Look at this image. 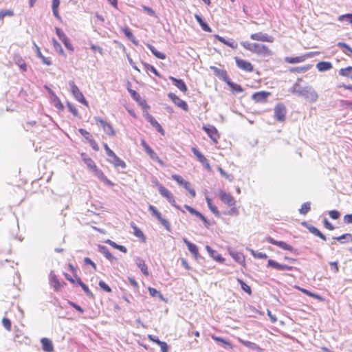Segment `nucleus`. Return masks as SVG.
I'll return each instance as SVG.
<instances>
[{
    "label": "nucleus",
    "instance_id": "obj_26",
    "mask_svg": "<svg viewBox=\"0 0 352 352\" xmlns=\"http://www.w3.org/2000/svg\"><path fill=\"white\" fill-rule=\"evenodd\" d=\"M107 160L109 163L113 164L115 167H121L122 168H125L126 165V163L118 157L116 154L111 157L107 158Z\"/></svg>",
    "mask_w": 352,
    "mask_h": 352
},
{
    "label": "nucleus",
    "instance_id": "obj_48",
    "mask_svg": "<svg viewBox=\"0 0 352 352\" xmlns=\"http://www.w3.org/2000/svg\"><path fill=\"white\" fill-rule=\"evenodd\" d=\"M238 283L241 285V287L243 291L248 294L249 295L252 294V289L251 287L247 285L243 280L238 278L237 279Z\"/></svg>",
    "mask_w": 352,
    "mask_h": 352
},
{
    "label": "nucleus",
    "instance_id": "obj_14",
    "mask_svg": "<svg viewBox=\"0 0 352 352\" xmlns=\"http://www.w3.org/2000/svg\"><path fill=\"white\" fill-rule=\"evenodd\" d=\"M96 121L97 123H99L100 125L103 128L104 131L109 136H113L115 135V131L112 127V126L107 122L106 121L103 120L102 118H100L98 117L95 118Z\"/></svg>",
    "mask_w": 352,
    "mask_h": 352
},
{
    "label": "nucleus",
    "instance_id": "obj_49",
    "mask_svg": "<svg viewBox=\"0 0 352 352\" xmlns=\"http://www.w3.org/2000/svg\"><path fill=\"white\" fill-rule=\"evenodd\" d=\"M79 285L81 287L84 292L89 298H94L93 293L91 292L86 284H85L82 280H79Z\"/></svg>",
    "mask_w": 352,
    "mask_h": 352
},
{
    "label": "nucleus",
    "instance_id": "obj_46",
    "mask_svg": "<svg viewBox=\"0 0 352 352\" xmlns=\"http://www.w3.org/2000/svg\"><path fill=\"white\" fill-rule=\"evenodd\" d=\"M300 291H301L303 294H306L308 296L312 297L314 298L322 300L323 298L321 296L318 294L313 293L306 289L299 288Z\"/></svg>",
    "mask_w": 352,
    "mask_h": 352
},
{
    "label": "nucleus",
    "instance_id": "obj_40",
    "mask_svg": "<svg viewBox=\"0 0 352 352\" xmlns=\"http://www.w3.org/2000/svg\"><path fill=\"white\" fill-rule=\"evenodd\" d=\"M226 84L229 86L233 92L241 93L243 91V89L240 85L234 83L230 79L228 80V82H227Z\"/></svg>",
    "mask_w": 352,
    "mask_h": 352
},
{
    "label": "nucleus",
    "instance_id": "obj_20",
    "mask_svg": "<svg viewBox=\"0 0 352 352\" xmlns=\"http://www.w3.org/2000/svg\"><path fill=\"white\" fill-rule=\"evenodd\" d=\"M269 96H270V92L261 91L253 94L252 96V99L256 102H266Z\"/></svg>",
    "mask_w": 352,
    "mask_h": 352
},
{
    "label": "nucleus",
    "instance_id": "obj_62",
    "mask_svg": "<svg viewBox=\"0 0 352 352\" xmlns=\"http://www.w3.org/2000/svg\"><path fill=\"white\" fill-rule=\"evenodd\" d=\"M99 287L106 292H111V288L103 280H100L98 283Z\"/></svg>",
    "mask_w": 352,
    "mask_h": 352
},
{
    "label": "nucleus",
    "instance_id": "obj_30",
    "mask_svg": "<svg viewBox=\"0 0 352 352\" xmlns=\"http://www.w3.org/2000/svg\"><path fill=\"white\" fill-rule=\"evenodd\" d=\"M41 343L42 344V349L45 352H52L54 350V346L52 342L47 338H43L41 340Z\"/></svg>",
    "mask_w": 352,
    "mask_h": 352
},
{
    "label": "nucleus",
    "instance_id": "obj_44",
    "mask_svg": "<svg viewBox=\"0 0 352 352\" xmlns=\"http://www.w3.org/2000/svg\"><path fill=\"white\" fill-rule=\"evenodd\" d=\"M192 152L201 164L206 162V157L197 148L192 147Z\"/></svg>",
    "mask_w": 352,
    "mask_h": 352
},
{
    "label": "nucleus",
    "instance_id": "obj_45",
    "mask_svg": "<svg viewBox=\"0 0 352 352\" xmlns=\"http://www.w3.org/2000/svg\"><path fill=\"white\" fill-rule=\"evenodd\" d=\"M311 210V203L309 201L304 203L301 208L299 209V212L300 214L305 215L307 214Z\"/></svg>",
    "mask_w": 352,
    "mask_h": 352
},
{
    "label": "nucleus",
    "instance_id": "obj_52",
    "mask_svg": "<svg viewBox=\"0 0 352 352\" xmlns=\"http://www.w3.org/2000/svg\"><path fill=\"white\" fill-rule=\"evenodd\" d=\"M124 35L130 40L133 43H135V45H138V43L135 41V38H134V36L131 32V30L129 28H124L123 30H122Z\"/></svg>",
    "mask_w": 352,
    "mask_h": 352
},
{
    "label": "nucleus",
    "instance_id": "obj_7",
    "mask_svg": "<svg viewBox=\"0 0 352 352\" xmlns=\"http://www.w3.org/2000/svg\"><path fill=\"white\" fill-rule=\"evenodd\" d=\"M266 241L268 243H270L272 245H276L283 250H287L291 252H296V249H295L292 245H290L287 244V243L282 241H276L270 236H268L266 237Z\"/></svg>",
    "mask_w": 352,
    "mask_h": 352
},
{
    "label": "nucleus",
    "instance_id": "obj_35",
    "mask_svg": "<svg viewBox=\"0 0 352 352\" xmlns=\"http://www.w3.org/2000/svg\"><path fill=\"white\" fill-rule=\"evenodd\" d=\"M172 179L177 182V184L182 186H183L185 189H188L190 184L188 182L184 180L182 177L179 175H173L171 176Z\"/></svg>",
    "mask_w": 352,
    "mask_h": 352
},
{
    "label": "nucleus",
    "instance_id": "obj_23",
    "mask_svg": "<svg viewBox=\"0 0 352 352\" xmlns=\"http://www.w3.org/2000/svg\"><path fill=\"white\" fill-rule=\"evenodd\" d=\"M211 338L217 342L220 346L223 347L226 349H232L233 346L228 340L224 339L223 338L217 336L215 335H212Z\"/></svg>",
    "mask_w": 352,
    "mask_h": 352
},
{
    "label": "nucleus",
    "instance_id": "obj_21",
    "mask_svg": "<svg viewBox=\"0 0 352 352\" xmlns=\"http://www.w3.org/2000/svg\"><path fill=\"white\" fill-rule=\"evenodd\" d=\"M98 250L99 252L102 254L105 258L108 259L111 263L117 261V258L112 255V254L109 252V249L106 246L98 245Z\"/></svg>",
    "mask_w": 352,
    "mask_h": 352
},
{
    "label": "nucleus",
    "instance_id": "obj_12",
    "mask_svg": "<svg viewBox=\"0 0 352 352\" xmlns=\"http://www.w3.org/2000/svg\"><path fill=\"white\" fill-rule=\"evenodd\" d=\"M203 129L214 143L217 142L219 135L217 129L214 126L208 124L204 126Z\"/></svg>",
    "mask_w": 352,
    "mask_h": 352
},
{
    "label": "nucleus",
    "instance_id": "obj_2",
    "mask_svg": "<svg viewBox=\"0 0 352 352\" xmlns=\"http://www.w3.org/2000/svg\"><path fill=\"white\" fill-rule=\"evenodd\" d=\"M241 45L246 50L250 51L252 53L257 54L260 56H270L272 54V52L269 48L263 44L256 43H249L248 41H243Z\"/></svg>",
    "mask_w": 352,
    "mask_h": 352
},
{
    "label": "nucleus",
    "instance_id": "obj_43",
    "mask_svg": "<svg viewBox=\"0 0 352 352\" xmlns=\"http://www.w3.org/2000/svg\"><path fill=\"white\" fill-rule=\"evenodd\" d=\"M337 45L339 47L343 48V52L347 56H351L352 54V48L348 44L344 42H339Z\"/></svg>",
    "mask_w": 352,
    "mask_h": 352
},
{
    "label": "nucleus",
    "instance_id": "obj_53",
    "mask_svg": "<svg viewBox=\"0 0 352 352\" xmlns=\"http://www.w3.org/2000/svg\"><path fill=\"white\" fill-rule=\"evenodd\" d=\"M144 67L147 71H149V72H152L153 74H155V76L161 78V75L160 74V73L158 72V71L156 69V68L154 66H153L148 63H144Z\"/></svg>",
    "mask_w": 352,
    "mask_h": 352
},
{
    "label": "nucleus",
    "instance_id": "obj_22",
    "mask_svg": "<svg viewBox=\"0 0 352 352\" xmlns=\"http://www.w3.org/2000/svg\"><path fill=\"white\" fill-rule=\"evenodd\" d=\"M169 79L172 81L173 84L182 92L186 93L188 91V87L182 79L176 78L173 76H169Z\"/></svg>",
    "mask_w": 352,
    "mask_h": 352
},
{
    "label": "nucleus",
    "instance_id": "obj_16",
    "mask_svg": "<svg viewBox=\"0 0 352 352\" xmlns=\"http://www.w3.org/2000/svg\"><path fill=\"white\" fill-rule=\"evenodd\" d=\"M267 267H270L274 268L278 270H288V271H291L294 268L293 266H289V265H285V264H280L272 259L268 260Z\"/></svg>",
    "mask_w": 352,
    "mask_h": 352
},
{
    "label": "nucleus",
    "instance_id": "obj_60",
    "mask_svg": "<svg viewBox=\"0 0 352 352\" xmlns=\"http://www.w3.org/2000/svg\"><path fill=\"white\" fill-rule=\"evenodd\" d=\"M53 45L56 52H58L60 54H64V50L61 46V45L55 39L53 38Z\"/></svg>",
    "mask_w": 352,
    "mask_h": 352
},
{
    "label": "nucleus",
    "instance_id": "obj_34",
    "mask_svg": "<svg viewBox=\"0 0 352 352\" xmlns=\"http://www.w3.org/2000/svg\"><path fill=\"white\" fill-rule=\"evenodd\" d=\"M135 264L140 269L142 274L145 276H148L149 274L148 271L147 265L145 263V261L140 257H137L135 258Z\"/></svg>",
    "mask_w": 352,
    "mask_h": 352
},
{
    "label": "nucleus",
    "instance_id": "obj_24",
    "mask_svg": "<svg viewBox=\"0 0 352 352\" xmlns=\"http://www.w3.org/2000/svg\"><path fill=\"white\" fill-rule=\"evenodd\" d=\"M93 170L94 172L95 175L103 183L109 186H113L114 185V184L104 175V174L101 170L96 167V168H94Z\"/></svg>",
    "mask_w": 352,
    "mask_h": 352
},
{
    "label": "nucleus",
    "instance_id": "obj_38",
    "mask_svg": "<svg viewBox=\"0 0 352 352\" xmlns=\"http://www.w3.org/2000/svg\"><path fill=\"white\" fill-rule=\"evenodd\" d=\"M146 46L151 50L152 54L157 58H160L162 60H164L166 58V54L164 53H162V52L158 51L153 45H152L149 43H147Z\"/></svg>",
    "mask_w": 352,
    "mask_h": 352
},
{
    "label": "nucleus",
    "instance_id": "obj_51",
    "mask_svg": "<svg viewBox=\"0 0 352 352\" xmlns=\"http://www.w3.org/2000/svg\"><path fill=\"white\" fill-rule=\"evenodd\" d=\"M193 215L199 218L204 222V224L206 226V228H209V226H210L209 221L200 212H199L198 210H196V212L194 213Z\"/></svg>",
    "mask_w": 352,
    "mask_h": 352
},
{
    "label": "nucleus",
    "instance_id": "obj_13",
    "mask_svg": "<svg viewBox=\"0 0 352 352\" xmlns=\"http://www.w3.org/2000/svg\"><path fill=\"white\" fill-rule=\"evenodd\" d=\"M250 38L252 40H254V41L269 42V43H272L274 40L273 36H270L267 34H265L263 32H257V33L252 34L250 35Z\"/></svg>",
    "mask_w": 352,
    "mask_h": 352
},
{
    "label": "nucleus",
    "instance_id": "obj_3",
    "mask_svg": "<svg viewBox=\"0 0 352 352\" xmlns=\"http://www.w3.org/2000/svg\"><path fill=\"white\" fill-rule=\"evenodd\" d=\"M155 185L158 187L159 193L175 208L181 210L182 212H185L184 210H182L181 207L176 204L175 197L164 186H163L161 184H160L157 180L155 181Z\"/></svg>",
    "mask_w": 352,
    "mask_h": 352
},
{
    "label": "nucleus",
    "instance_id": "obj_9",
    "mask_svg": "<svg viewBox=\"0 0 352 352\" xmlns=\"http://www.w3.org/2000/svg\"><path fill=\"white\" fill-rule=\"evenodd\" d=\"M168 97L176 106L185 111H188V105L186 102L179 98L176 94L173 93H169L168 94Z\"/></svg>",
    "mask_w": 352,
    "mask_h": 352
},
{
    "label": "nucleus",
    "instance_id": "obj_42",
    "mask_svg": "<svg viewBox=\"0 0 352 352\" xmlns=\"http://www.w3.org/2000/svg\"><path fill=\"white\" fill-rule=\"evenodd\" d=\"M206 202H207V205H208L209 209L211 210V212L214 214H215V216L219 217L220 216V212L218 210L217 208L212 204L211 199L209 197H206Z\"/></svg>",
    "mask_w": 352,
    "mask_h": 352
},
{
    "label": "nucleus",
    "instance_id": "obj_4",
    "mask_svg": "<svg viewBox=\"0 0 352 352\" xmlns=\"http://www.w3.org/2000/svg\"><path fill=\"white\" fill-rule=\"evenodd\" d=\"M148 210L151 212V215L156 218L167 231H171V225L170 222L162 216V214L154 206L149 204Z\"/></svg>",
    "mask_w": 352,
    "mask_h": 352
},
{
    "label": "nucleus",
    "instance_id": "obj_29",
    "mask_svg": "<svg viewBox=\"0 0 352 352\" xmlns=\"http://www.w3.org/2000/svg\"><path fill=\"white\" fill-rule=\"evenodd\" d=\"M309 57V54L300 56H296V57H290V56H286L285 58V61L288 63L291 64H295L298 63H302L306 60L307 58Z\"/></svg>",
    "mask_w": 352,
    "mask_h": 352
},
{
    "label": "nucleus",
    "instance_id": "obj_28",
    "mask_svg": "<svg viewBox=\"0 0 352 352\" xmlns=\"http://www.w3.org/2000/svg\"><path fill=\"white\" fill-rule=\"evenodd\" d=\"M49 278L50 284L54 287V289L56 292L59 291V289L61 288V284L60 283L58 279L53 271H51L50 273Z\"/></svg>",
    "mask_w": 352,
    "mask_h": 352
},
{
    "label": "nucleus",
    "instance_id": "obj_11",
    "mask_svg": "<svg viewBox=\"0 0 352 352\" xmlns=\"http://www.w3.org/2000/svg\"><path fill=\"white\" fill-rule=\"evenodd\" d=\"M141 145L151 160L157 161L160 164H162V160L158 157L157 153L152 149V148L150 147V146L145 142V140H141Z\"/></svg>",
    "mask_w": 352,
    "mask_h": 352
},
{
    "label": "nucleus",
    "instance_id": "obj_58",
    "mask_svg": "<svg viewBox=\"0 0 352 352\" xmlns=\"http://www.w3.org/2000/svg\"><path fill=\"white\" fill-rule=\"evenodd\" d=\"M338 21H347L349 23L352 24V13L342 14L338 17Z\"/></svg>",
    "mask_w": 352,
    "mask_h": 352
},
{
    "label": "nucleus",
    "instance_id": "obj_6",
    "mask_svg": "<svg viewBox=\"0 0 352 352\" xmlns=\"http://www.w3.org/2000/svg\"><path fill=\"white\" fill-rule=\"evenodd\" d=\"M274 118L278 122H284L286 118L287 109L283 103L277 104L274 109Z\"/></svg>",
    "mask_w": 352,
    "mask_h": 352
},
{
    "label": "nucleus",
    "instance_id": "obj_33",
    "mask_svg": "<svg viewBox=\"0 0 352 352\" xmlns=\"http://www.w3.org/2000/svg\"><path fill=\"white\" fill-rule=\"evenodd\" d=\"M229 253L233 259L239 264L245 263V256L243 253L229 250Z\"/></svg>",
    "mask_w": 352,
    "mask_h": 352
},
{
    "label": "nucleus",
    "instance_id": "obj_36",
    "mask_svg": "<svg viewBox=\"0 0 352 352\" xmlns=\"http://www.w3.org/2000/svg\"><path fill=\"white\" fill-rule=\"evenodd\" d=\"M333 239L336 240L341 243H346L352 241V234L350 233H346L339 236H333Z\"/></svg>",
    "mask_w": 352,
    "mask_h": 352
},
{
    "label": "nucleus",
    "instance_id": "obj_15",
    "mask_svg": "<svg viewBox=\"0 0 352 352\" xmlns=\"http://www.w3.org/2000/svg\"><path fill=\"white\" fill-rule=\"evenodd\" d=\"M183 241L186 245L188 250L194 256L195 259L199 260L200 258H202L201 256L199 254L198 248L195 244L189 241L186 238H183Z\"/></svg>",
    "mask_w": 352,
    "mask_h": 352
},
{
    "label": "nucleus",
    "instance_id": "obj_55",
    "mask_svg": "<svg viewBox=\"0 0 352 352\" xmlns=\"http://www.w3.org/2000/svg\"><path fill=\"white\" fill-rule=\"evenodd\" d=\"M148 292H149V294L152 297H157V296L160 299L164 300L163 295L159 291H157L156 289H155L153 287H149L148 288Z\"/></svg>",
    "mask_w": 352,
    "mask_h": 352
},
{
    "label": "nucleus",
    "instance_id": "obj_57",
    "mask_svg": "<svg viewBox=\"0 0 352 352\" xmlns=\"http://www.w3.org/2000/svg\"><path fill=\"white\" fill-rule=\"evenodd\" d=\"M14 15V12L11 10H0V21H3L4 17L12 16Z\"/></svg>",
    "mask_w": 352,
    "mask_h": 352
},
{
    "label": "nucleus",
    "instance_id": "obj_1",
    "mask_svg": "<svg viewBox=\"0 0 352 352\" xmlns=\"http://www.w3.org/2000/svg\"><path fill=\"white\" fill-rule=\"evenodd\" d=\"M302 78H298L296 82L289 88V91L297 96L302 97L309 103H314L318 99V94L316 91L310 85L301 87L300 82Z\"/></svg>",
    "mask_w": 352,
    "mask_h": 352
},
{
    "label": "nucleus",
    "instance_id": "obj_50",
    "mask_svg": "<svg viewBox=\"0 0 352 352\" xmlns=\"http://www.w3.org/2000/svg\"><path fill=\"white\" fill-rule=\"evenodd\" d=\"M193 215L199 218L204 222V224L206 226V228H209V226H210L209 221L200 212H199L198 210H196V212L194 213Z\"/></svg>",
    "mask_w": 352,
    "mask_h": 352
},
{
    "label": "nucleus",
    "instance_id": "obj_32",
    "mask_svg": "<svg viewBox=\"0 0 352 352\" xmlns=\"http://www.w3.org/2000/svg\"><path fill=\"white\" fill-rule=\"evenodd\" d=\"M195 19L197 22L201 27L202 30L207 32H212L211 28L208 25V24L203 19L202 16L199 14H195Z\"/></svg>",
    "mask_w": 352,
    "mask_h": 352
},
{
    "label": "nucleus",
    "instance_id": "obj_41",
    "mask_svg": "<svg viewBox=\"0 0 352 352\" xmlns=\"http://www.w3.org/2000/svg\"><path fill=\"white\" fill-rule=\"evenodd\" d=\"M339 74L342 76H345L352 80V67L349 66L345 68H342L339 70Z\"/></svg>",
    "mask_w": 352,
    "mask_h": 352
},
{
    "label": "nucleus",
    "instance_id": "obj_47",
    "mask_svg": "<svg viewBox=\"0 0 352 352\" xmlns=\"http://www.w3.org/2000/svg\"><path fill=\"white\" fill-rule=\"evenodd\" d=\"M310 68V65L303 67H294L289 68V72L292 73H303L307 71Z\"/></svg>",
    "mask_w": 352,
    "mask_h": 352
},
{
    "label": "nucleus",
    "instance_id": "obj_18",
    "mask_svg": "<svg viewBox=\"0 0 352 352\" xmlns=\"http://www.w3.org/2000/svg\"><path fill=\"white\" fill-rule=\"evenodd\" d=\"M219 197L221 201L227 204L228 206H235L236 201L230 194L221 190L219 192Z\"/></svg>",
    "mask_w": 352,
    "mask_h": 352
},
{
    "label": "nucleus",
    "instance_id": "obj_25",
    "mask_svg": "<svg viewBox=\"0 0 352 352\" xmlns=\"http://www.w3.org/2000/svg\"><path fill=\"white\" fill-rule=\"evenodd\" d=\"M206 250H207L210 256L212 257L214 261L221 263L224 262V258H223L220 254H219L216 250H213L210 246L206 245Z\"/></svg>",
    "mask_w": 352,
    "mask_h": 352
},
{
    "label": "nucleus",
    "instance_id": "obj_37",
    "mask_svg": "<svg viewBox=\"0 0 352 352\" xmlns=\"http://www.w3.org/2000/svg\"><path fill=\"white\" fill-rule=\"evenodd\" d=\"M316 68L319 72H326L332 68V64L327 61H320L316 64Z\"/></svg>",
    "mask_w": 352,
    "mask_h": 352
},
{
    "label": "nucleus",
    "instance_id": "obj_56",
    "mask_svg": "<svg viewBox=\"0 0 352 352\" xmlns=\"http://www.w3.org/2000/svg\"><path fill=\"white\" fill-rule=\"evenodd\" d=\"M53 102H54V107L56 109H58V110H61V111L63 110L64 106L57 96H54V97L53 98Z\"/></svg>",
    "mask_w": 352,
    "mask_h": 352
},
{
    "label": "nucleus",
    "instance_id": "obj_54",
    "mask_svg": "<svg viewBox=\"0 0 352 352\" xmlns=\"http://www.w3.org/2000/svg\"><path fill=\"white\" fill-rule=\"evenodd\" d=\"M133 228L134 235L140 239H142L144 241L146 239V237H145L143 232L139 228H138L136 226H133Z\"/></svg>",
    "mask_w": 352,
    "mask_h": 352
},
{
    "label": "nucleus",
    "instance_id": "obj_5",
    "mask_svg": "<svg viewBox=\"0 0 352 352\" xmlns=\"http://www.w3.org/2000/svg\"><path fill=\"white\" fill-rule=\"evenodd\" d=\"M69 85L71 89L72 94L76 100L80 102V103L88 106V102L84 97L82 93L80 91L78 87L76 85L75 82L73 80L69 81Z\"/></svg>",
    "mask_w": 352,
    "mask_h": 352
},
{
    "label": "nucleus",
    "instance_id": "obj_64",
    "mask_svg": "<svg viewBox=\"0 0 352 352\" xmlns=\"http://www.w3.org/2000/svg\"><path fill=\"white\" fill-rule=\"evenodd\" d=\"M83 160L85 163L87 164V166L91 169L94 170V168H96V167H97L95 162L91 158H83Z\"/></svg>",
    "mask_w": 352,
    "mask_h": 352
},
{
    "label": "nucleus",
    "instance_id": "obj_8",
    "mask_svg": "<svg viewBox=\"0 0 352 352\" xmlns=\"http://www.w3.org/2000/svg\"><path fill=\"white\" fill-rule=\"evenodd\" d=\"M56 34L59 39L63 43L65 47L70 50L74 51V47L66 34L64 33L62 29L60 28H55Z\"/></svg>",
    "mask_w": 352,
    "mask_h": 352
},
{
    "label": "nucleus",
    "instance_id": "obj_17",
    "mask_svg": "<svg viewBox=\"0 0 352 352\" xmlns=\"http://www.w3.org/2000/svg\"><path fill=\"white\" fill-rule=\"evenodd\" d=\"M302 226L305 228H306L311 233L314 234L315 236H318L323 241L327 240V237L325 235H324L317 228L314 227V226L308 223L306 221H304L302 223Z\"/></svg>",
    "mask_w": 352,
    "mask_h": 352
},
{
    "label": "nucleus",
    "instance_id": "obj_31",
    "mask_svg": "<svg viewBox=\"0 0 352 352\" xmlns=\"http://www.w3.org/2000/svg\"><path fill=\"white\" fill-rule=\"evenodd\" d=\"M239 342L241 344H243V346H245L250 349L255 350L257 352H263V349L261 348L258 344H256V343L252 342L250 341L239 339Z\"/></svg>",
    "mask_w": 352,
    "mask_h": 352
},
{
    "label": "nucleus",
    "instance_id": "obj_39",
    "mask_svg": "<svg viewBox=\"0 0 352 352\" xmlns=\"http://www.w3.org/2000/svg\"><path fill=\"white\" fill-rule=\"evenodd\" d=\"M214 36L218 41H219L222 43L230 47L231 48H232V49L237 48V43H235L234 41L226 40L225 38H223L219 35H215Z\"/></svg>",
    "mask_w": 352,
    "mask_h": 352
},
{
    "label": "nucleus",
    "instance_id": "obj_61",
    "mask_svg": "<svg viewBox=\"0 0 352 352\" xmlns=\"http://www.w3.org/2000/svg\"><path fill=\"white\" fill-rule=\"evenodd\" d=\"M156 343L160 346L162 352L168 351V346L166 342L157 340Z\"/></svg>",
    "mask_w": 352,
    "mask_h": 352
},
{
    "label": "nucleus",
    "instance_id": "obj_10",
    "mask_svg": "<svg viewBox=\"0 0 352 352\" xmlns=\"http://www.w3.org/2000/svg\"><path fill=\"white\" fill-rule=\"evenodd\" d=\"M234 59L236 61V65L239 68L248 72H253L254 67L250 62L239 58L238 57H235Z\"/></svg>",
    "mask_w": 352,
    "mask_h": 352
},
{
    "label": "nucleus",
    "instance_id": "obj_19",
    "mask_svg": "<svg viewBox=\"0 0 352 352\" xmlns=\"http://www.w3.org/2000/svg\"><path fill=\"white\" fill-rule=\"evenodd\" d=\"M210 69L213 71L215 76H217L220 80L224 81L226 83H227V82H228L230 80L227 72L225 69H219L215 66H211Z\"/></svg>",
    "mask_w": 352,
    "mask_h": 352
},
{
    "label": "nucleus",
    "instance_id": "obj_27",
    "mask_svg": "<svg viewBox=\"0 0 352 352\" xmlns=\"http://www.w3.org/2000/svg\"><path fill=\"white\" fill-rule=\"evenodd\" d=\"M147 121L156 129V131L161 134H164V131L160 124L156 120V119L151 115H148L146 118Z\"/></svg>",
    "mask_w": 352,
    "mask_h": 352
},
{
    "label": "nucleus",
    "instance_id": "obj_63",
    "mask_svg": "<svg viewBox=\"0 0 352 352\" xmlns=\"http://www.w3.org/2000/svg\"><path fill=\"white\" fill-rule=\"evenodd\" d=\"M67 106L69 111L75 116L77 117L78 116V111L77 109L69 102H67Z\"/></svg>",
    "mask_w": 352,
    "mask_h": 352
},
{
    "label": "nucleus",
    "instance_id": "obj_59",
    "mask_svg": "<svg viewBox=\"0 0 352 352\" xmlns=\"http://www.w3.org/2000/svg\"><path fill=\"white\" fill-rule=\"evenodd\" d=\"M127 89H128V91L129 92L131 98L134 100L139 102L141 100V97H140V94L136 91L133 90L129 87H128Z\"/></svg>",
    "mask_w": 352,
    "mask_h": 352
}]
</instances>
